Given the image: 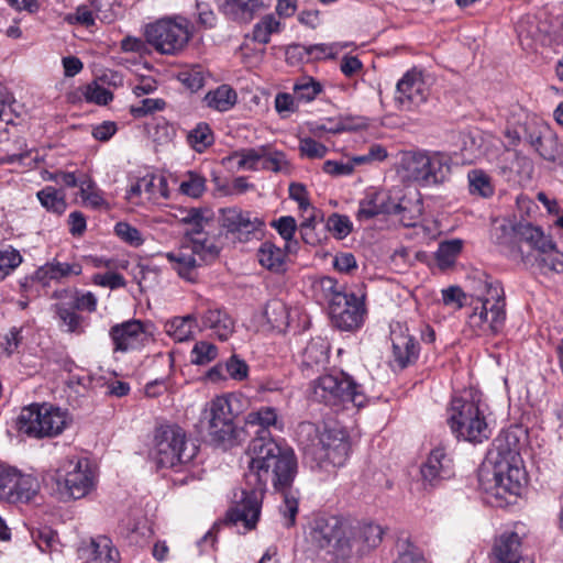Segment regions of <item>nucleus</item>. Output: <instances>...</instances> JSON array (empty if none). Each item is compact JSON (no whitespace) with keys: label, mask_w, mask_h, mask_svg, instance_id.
<instances>
[{"label":"nucleus","mask_w":563,"mask_h":563,"mask_svg":"<svg viewBox=\"0 0 563 563\" xmlns=\"http://www.w3.org/2000/svg\"><path fill=\"white\" fill-rule=\"evenodd\" d=\"M166 258L173 269L185 280L195 282L197 278V268L200 265L198 258L194 256L190 249L183 245L176 251L166 253Z\"/></svg>","instance_id":"obj_31"},{"label":"nucleus","mask_w":563,"mask_h":563,"mask_svg":"<svg viewBox=\"0 0 563 563\" xmlns=\"http://www.w3.org/2000/svg\"><path fill=\"white\" fill-rule=\"evenodd\" d=\"M71 418L67 410L52 404H32L21 410L18 430L34 439L54 438L64 432Z\"/></svg>","instance_id":"obj_6"},{"label":"nucleus","mask_w":563,"mask_h":563,"mask_svg":"<svg viewBox=\"0 0 563 563\" xmlns=\"http://www.w3.org/2000/svg\"><path fill=\"white\" fill-rule=\"evenodd\" d=\"M474 295L470 301L472 312L467 325L475 335L498 333L506 320V300L501 284L485 273H478L473 279Z\"/></svg>","instance_id":"obj_3"},{"label":"nucleus","mask_w":563,"mask_h":563,"mask_svg":"<svg viewBox=\"0 0 563 563\" xmlns=\"http://www.w3.org/2000/svg\"><path fill=\"white\" fill-rule=\"evenodd\" d=\"M246 428H257L255 434L257 437H271V429L282 431L284 421L275 407L262 406L256 410L250 411L244 418Z\"/></svg>","instance_id":"obj_24"},{"label":"nucleus","mask_w":563,"mask_h":563,"mask_svg":"<svg viewBox=\"0 0 563 563\" xmlns=\"http://www.w3.org/2000/svg\"><path fill=\"white\" fill-rule=\"evenodd\" d=\"M104 5H110V2L107 0ZM95 19H99L106 23H111L115 19V13L112 9H103L102 0L96 1L95 11L87 7H79L75 12V20L85 26L92 25Z\"/></svg>","instance_id":"obj_41"},{"label":"nucleus","mask_w":563,"mask_h":563,"mask_svg":"<svg viewBox=\"0 0 563 563\" xmlns=\"http://www.w3.org/2000/svg\"><path fill=\"white\" fill-rule=\"evenodd\" d=\"M218 356V347L208 342V341H199L197 342L190 353V361L195 365H206Z\"/></svg>","instance_id":"obj_55"},{"label":"nucleus","mask_w":563,"mask_h":563,"mask_svg":"<svg viewBox=\"0 0 563 563\" xmlns=\"http://www.w3.org/2000/svg\"><path fill=\"white\" fill-rule=\"evenodd\" d=\"M59 291L77 310L93 312L97 308V297L91 291L81 292L76 288H64Z\"/></svg>","instance_id":"obj_52"},{"label":"nucleus","mask_w":563,"mask_h":563,"mask_svg":"<svg viewBox=\"0 0 563 563\" xmlns=\"http://www.w3.org/2000/svg\"><path fill=\"white\" fill-rule=\"evenodd\" d=\"M264 318L273 330L284 332L289 325V308L282 299L273 298L265 306Z\"/></svg>","instance_id":"obj_35"},{"label":"nucleus","mask_w":563,"mask_h":563,"mask_svg":"<svg viewBox=\"0 0 563 563\" xmlns=\"http://www.w3.org/2000/svg\"><path fill=\"white\" fill-rule=\"evenodd\" d=\"M538 264L541 268H547L550 272L561 274L563 273V253L556 249L555 243L553 242V249L540 253L537 258Z\"/></svg>","instance_id":"obj_58"},{"label":"nucleus","mask_w":563,"mask_h":563,"mask_svg":"<svg viewBox=\"0 0 563 563\" xmlns=\"http://www.w3.org/2000/svg\"><path fill=\"white\" fill-rule=\"evenodd\" d=\"M22 263V255L12 246L0 249V280H3Z\"/></svg>","instance_id":"obj_56"},{"label":"nucleus","mask_w":563,"mask_h":563,"mask_svg":"<svg viewBox=\"0 0 563 563\" xmlns=\"http://www.w3.org/2000/svg\"><path fill=\"white\" fill-rule=\"evenodd\" d=\"M273 0H219L220 11L230 20L250 23L262 11L267 10Z\"/></svg>","instance_id":"obj_21"},{"label":"nucleus","mask_w":563,"mask_h":563,"mask_svg":"<svg viewBox=\"0 0 563 563\" xmlns=\"http://www.w3.org/2000/svg\"><path fill=\"white\" fill-rule=\"evenodd\" d=\"M390 341L391 364L394 367L404 369L417 362L420 354V345L406 325L401 323L391 325Z\"/></svg>","instance_id":"obj_16"},{"label":"nucleus","mask_w":563,"mask_h":563,"mask_svg":"<svg viewBox=\"0 0 563 563\" xmlns=\"http://www.w3.org/2000/svg\"><path fill=\"white\" fill-rule=\"evenodd\" d=\"M311 396L319 402L336 406L351 402L362 407L366 402L363 387L343 372L325 374L311 383Z\"/></svg>","instance_id":"obj_9"},{"label":"nucleus","mask_w":563,"mask_h":563,"mask_svg":"<svg viewBox=\"0 0 563 563\" xmlns=\"http://www.w3.org/2000/svg\"><path fill=\"white\" fill-rule=\"evenodd\" d=\"M38 490L36 478L31 475L18 473L10 494L9 503H27Z\"/></svg>","instance_id":"obj_40"},{"label":"nucleus","mask_w":563,"mask_h":563,"mask_svg":"<svg viewBox=\"0 0 563 563\" xmlns=\"http://www.w3.org/2000/svg\"><path fill=\"white\" fill-rule=\"evenodd\" d=\"M265 155L263 157L262 168L274 173L287 172L289 169L288 162L284 153L274 151L271 145H266Z\"/></svg>","instance_id":"obj_59"},{"label":"nucleus","mask_w":563,"mask_h":563,"mask_svg":"<svg viewBox=\"0 0 563 563\" xmlns=\"http://www.w3.org/2000/svg\"><path fill=\"white\" fill-rule=\"evenodd\" d=\"M504 165L500 166L504 173L509 172L517 175L530 174L532 172L531 161L516 151H506L503 154Z\"/></svg>","instance_id":"obj_48"},{"label":"nucleus","mask_w":563,"mask_h":563,"mask_svg":"<svg viewBox=\"0 0 563 563\" xmlns=\"http://www.w3.org/2000/svg\"><path fill=\"white\" fill-rule=\"evenodd\" d=\"M198 319L194 313L175 317L165 323L166 334L176 342L189 341L194 338Z\"/></svg>","instance_id":"obj_34"},{"label":"nucleus","mask_w":563,"mask_h":563,"mask_svg":"<svg viewBox=\"0 0 563 563\" xmlns=\"http://www.w3.org/2000/svg\"><path fill=\"white\" fill-rule=\"evenodd\" d=\"M314 287L322 294L323 299L328 301L329 307L333 303L336 296L347 294L342 286H339L334 278L329 276L320 278L316 283Z\"/></svg>","instance_id":"obj_61"},{"label":"nucleus","mask_w":563,"mask_h":563,"mask_svg":"<svg viewBox=\"0 0 563 563\" xmlns=\"http://www.w3.org/2000/svg\"><path fill=\"white\" fill-rule=\"evenodd\" d=\"M80 188V197L84 202L89 205L92 208H101L107 206L106 200L102 197V192L97 188L96 184L90 180H81L79 184Z\"/></svg>","instance_id":"obj_57"},{"label":"nucleus","mask_w":563,"mask_h":563,"mask_svg":"<svg viewBox=\"0 0 563 563\" xmlns=\"http://www.w3.org/2000/svg\"><path fill=\"white\" fill-rule=\"evenodd\" d=\"M462 249L463 241L460 239H452L441 242L435 252L438 266L442 269H445L454 265L457 256L462 252Z\"/></svg>","instance_id":"obj_46"},{"label":"nucleus","mask_w":563,"mask_h":563,"mask_svg":"<svg viewBox=\"0 0 563 563\" xmlns=\"http://www.w3.org/2000/svg\"><path fill=\"white\" fill-rule=\"evenodd\" d=\"M543 124V121L529 115L523 109L519 108L514 110L507 119L504 135L509 145H518L521 141L529 144Z\"/></svg>","instance_id":"obj_20"},{"label":"nucleus","mask_w":563,"mask_h":563,"mask_svg":"<svg viewBox=\"0 0 563 563\" xmlns=\"http://www.w3.org/2000/svg\"><path fill=\"white\" fill-rule=\"evenodd\" d=\"M429 96V88L421 73L407 71L397 84L396 102L401 110H415L423 104Z\"/></svg>","instance_id":"obj_17"},{"label":"nucleus","mask_w":563,"mask_h":563,"mask_svg":"<svg viewBox=\"0 0 563 563\" xmlns=\"http://www.w3.org/2000/svg\"><path fill=\"white\" fill-rule=\"evenodd\" d=\"M114 233L131 246L137 247L144 243L140 230L128 222H118L114 227Z\"/></svg>","instance_id":"obj_62"},{"label":"nucleus","mask_w":563,"mask_h":563,"mask_svg":"<svg viewBox=\"0 0 563 563\" xmlns=\"http://www.w3.org/2000/svg\"><path fill=\"white\" fill-rule=\"evenodd\" d=\"M327 228L333 236L342 240L351 233L353 224L347 216L333 213L327 220Z\"/></svg>","instance_id":"obj_60"},{"label":"nucleus","mask_w":563,"mask_h":563,"mask_svg":"<svg viewBox=\"0 0 563 563\" xmlns=\"http://www.w3.org/2000/svg\"><path fill=\"white\" fill-rule=\"evenodd\" d=\"M189 239V245L194 256L198 257L200 262L214 260L219 254V247L214 238L209 235L206 231Z\"/></svg>","instance_id":"obj_37"},{"label":"nucleus","mask_w":563,"mask_h":563,"mask_svg":"<svg viewBox=\"0 0 563 563\" xmlns=\"http://www.w3.org/2000/svg\"><path fill=\"white\" fill-rule=\"evenodd\" d=\"M519 439L515 431L501 432L493 442L487 455L492 466V478L486 492L495 499L496 506L509 503L510 497L521 494L526 473L521 465Z\"/></svg>","instance_id":"obj_2"},{"label":"nucleus","mask_w":563,"mask_h":563,"mask_svg":"<svg viewBox=\"0 0 563 563\" xmlns=\"http://www.w3.org/2000/svg\"><path fill=\"white\" fill-rule=\"evenodd\" d=\"M84 96L88 102L101 106L108 104L113 99L112 92L98 84L88 85L85 89Z\"/></svg>","instance_id":"obj_64"},{"label":"nucleus","mask_w":563,"mask_h":563,"mask_svg":"<svg viewBox=\"0 0 563 563\" xmlns=\"http://www.w3.org/2000/svg\"><path fill=\"white\" fill-rule=\"evenodd\" d=\"M290 252L265 241L257 250L256 256L260 265L274 274H284L288 268V254Z\"/></svg>","instance_id":"obj_26"},{"label":"nucleus","mask_w":563,"mask_h":563,"mask_svg":"<svg viewBox=\"0 0 563 563\" xmlns=\"http://www.w3.org/2000/svg\"><path fill=\"white\" fill-rule=\"evenodd\" d=\"M351 528L347 522L335 516H321L313 520L310 539L320 549L333 545L335 549L345 551L351 547Z\"/></svg>","instance_id":"obj_13"},{"label":"nucleus","mask_w":563,"mask_h":563,"mask_svg":"<svg viewBox=\"0 0 563 563\" xmlns=\"http://www.w3.org/2000/svg\"><path fill=\"white\" fill-rule=\"evenodd\" d=\"M272 225L277 230L278 234L285 240L286 250L296 252L297 241L294 240L297 230L296 220L290 216L280 217L275 220Z\"/></svg>","instance_id":"obj_53"},{"label":"nucleus","mask_w":563,"mask_h":563,"mask_svg":"<svg viewBox=\"0 0 563 563\" xmlns=\"http://www.w3.org/2000/svg\"><path fill=\"white\" fill-rule=\"evenodd\" d=\"M179 221L187 227L185 234L187 238H190L205 232L211 223V218L207 216V211L190 208L181 211Z\"/></svg>","instance_id":"obj_42"},{"label":"nucleus","mask_w":563,"mask_h":563,"mask_svg":"<svg viewBox=\"0 0 563 563\" xmlns=\"http://www.w3.org/2000/svg\"><path fill=\"white\" fill-rule=\"evenodd\" d=\"M147 42L162 54H176L189 41V32L185 21L159 20L146 26Z\"/></svg>","instance_id":"obj_12"},{"label":"nucleus","mask_w":563,"mask_h":563,"mask_svg":"<svg viewBox=\"0 0 563 563\" xmlns=\"http://www.w3.org/2000/svg\"><path fill=\"white\" fill-rule=\"evenodd\" d=\"M470 191L473 195L487 198L494 194L490 177L482 169H473L467 174Z\"/></svg>","instance_id":"obj_51"},{"label":"nucleus","mask_w":563,"mask_h":563,"mask_svg":"<svg viewBox=\"0 0 563 563\" xmlns=\"http://www.w3.org/2000/svg\"><path fill=\"white\" fill-rule=\"evenodd\" d=\"M55 483L60 499H80L93 489L95 474L87 460H67L56 471Z\"/></svg>","instance_id":"obj_10"},{"label":"nucleus","mask_w":563,"mask_h":563,"mask_svg":"<svg viewBox=\"0 0 563 563\" xmlns=\"http://www.w3.org/2000/svg\"><path fill=\"white\" fill-rule=\"evenodd\" d=\"M86 551H88L92 555V560L98 563H114L119 560V551L113 548L112 541L106 536H99L92 539Z\"/></svg>","instance_id":"obj_44"},{"label":"nucleus","mask_w":563,"mask_h":563,"mask_svg":"<svg viewBox=\"0 0 563 563\" xmlns=\"http://www.w3.org/2000/svg\"><path fill=\"white\" fill-rule=\"evenodd\" d=\"M220 213L221 227L227 234L239 242L250 241L264 227V222L258 217L238 207L223 208Z\"/></svg>","instance_id":"obj_15"},{"label":"nucleus","mask_w":563,"mask_h":563,"mask_svg":"<svg viewBox=\"0 0 563 563\" xmlns=\"http://www.w3.org/2000/svg\"><path fill=\"white\" fill-rule=\"evenodd\" d=\"M157 176L154 174H147L139 178L131 187L126 190V199L130 203L140 206L145 201L155 202V183Z\"/></svg>","instance_id":"obj_33"},{"label":"nucleus","mask_w":563,"mask_h":563,"mask_svg":"<svg viewBox=\"0 0 563 563\" xmlns=\"http://www.w3.org/2000/svg\"><path fill=\"white\" fill-rule=\"evenodd\" d=\"M52 297L56 300L52 309L58 319V327L65 332L81 334L82 317L76 312L77 309L69 302V297L66 298L59 290H55Z\"/></svg>","instance_id":"obj_25"},{"label":"nucleus","mask_w":563,"mask_h":563,"mask_svg":"<svg viewBox=\"0 0 563 563\" xmlns=\"http://www.w3.org/2000/svg\"><path fill=\"white\" fill-rule=\"evenodd\" d=\"M207 189V179L197 172L189 170L180 180L179 191L190 198H199Z\"/></svg>","instance_id":"obj_50"},{"label":"nucleus","mask_w":563,"mask_h":563,"mask_svg":"<svg viewBox=\"0 0 563 563\" xmlns=\"http://www.w3.org/2000/svg\"><path fill=\"white\" fill-rule=\"evenodd\" d=\"M298 439L305 459L311 467L331 472L343 466L349 457L350 442L344 430H320L311 422H303L298 429Z\"/></svg>","instance_id":"obj_4"},{"label":"nucleus","mask_w":563,"mask_h":563,"mask_svg":"<svg viewBox=\"0 0 563 563\" xmlns=\"http://www.w3.org/2000/svg\"><path fill=\"white\" fill-rule=\"evenodd\" d=\"M448 423L459 438L473 443H481L490 435L479 397L466 390L451 400L448 409Z\"/></svg>","instance_id":"obj_5"},{"label":"nucleus","mask_w":563,"mask_h":563,"mask_svg":"<svg viewBox=\"0 0 563 563\" xmlns=\"http://www.w3.org/2000/svg\"><path fill=\"white\" fill-rule=\"evenodd\" d=\"M247 471L244 474L245 487L240 496L234 495V506L228 511L230 522L243 523L251 530L256 526L261 515L264 492L268 483L283 494L284 503L280 512L285 518L284 526L290 528L298 514V497L290 490L297 474V459L292 450L283 448L273 438L260 435L254 438L247 448Z\"/></svg>","instance_id":"obj_1"},{"label":"nucleus","mask_w":563,"mask_h":563,"mask_svg":"<svg viewBox=\"0 0 563 563\" xmlns=\"http://www.w3.org/2000/svg\"><path fill=\"white\" fill-rule=\"evenodd\" d=\"M228 376L234 380H244L249 376V365L244 360L233 354L224 362Z\"/></svg>","instance_id":"obj_63"},{"label":"nucleus","mask_w":563,"mask_h":563,"mask_svg":"<svg viewBox=\"0 0 563 563\" xmlns=\"http://www.w3.org/2000/svg\"><path fill=\"white\" fill-rule=\"evenodd\" d=\"M405 209L401 203L393 202L387 191L369 188L360 200L356 219L365 221L385 213L400 214Z\"/></svg>","instance_id":"obj_19"},{"label":"nucleus","mask_w":563,"mask_h":563,"mask_svg":"<svg viewBox=\"0 0 563 563\" xmlns=\"http://www.w3.org/2000/svg\"><path fill=\"white\" fill-rule=\"evenodd\" d=\"M178 80L191 91H197L205 85V70L201 66L195 65L181 69L177 75Z\"/></svg>","instance_id":"obj_54"},{"label":"nucleus","mask_w":563,"mask_h":563,"mask_svg":"<svg viewBox=\"0 0 563 563\" xmlns=\"http://www.w3.org/2000/svg\"><path fill=\"white\" fill-rule=\"evenodd\" d=\"M233 402H238L234 397L217 396L208 404L205 410L208 418L209 435L216 442L224 443L234 438L236 412L234 411Z\"/></svg>","instance_id":"obj_11"},{"label":"nucleus","mask_w":563,"mask_h":563,"mask_svg":"<svg viewBox=\"0 0 563 563\" xmlns=\"http://www.w3.org/2000/svg\"><path fill=\"white\" fill-rule=\"evenodd\" d=\"M82 267L78 263H62L58 261L48 262L36 269L34 279L47 285L51 280H62L71 275L78 276Z\"/></svg>","instance_id":"obj_32"},{"label":"nucleus","mask_w":563,"mask_h":563,"mask_svg":"<svg viewBox=\"0 0 563 563\" xmlns=\"http://www.w3.org/2000/svg\"><path fill=\"white\" fill-rule=\"evenodd\" d=\"M197 452L198 446L187 440L180 427L166 424L155 430L152 455L159 467L176 468L187 464Z\"/></svg>","instance_id":"obj_7"},{"label":"nucleus","mask_w":563,"mask_h":563,"mask_svg":"<svg viewBox=\"0 0 563 563\" xmlns=\"http://www.w3.org/2000/svg\"><path fill=\"white\" fill-rule=\"evenodd\" d=\"M420 472L423 481L434 486L440 481L450 478L453 475L452 461L443 448H435L421 465Z\"/></svg>","instance_id":"obj_23"},{"label":"nucleus","mask_w":563,"mask_h":563,"mask_svg":"<svg viewBox=\"0 0 563 563\" xmlns=\"http://www.w3.org/2000/svg\"><path fill=\"white\" fill-rule=\"evenodd\" d=\"M529 145L545 161L556 162L562 156V145L558 136L548 124L541 125L540 131L529 143Z\"/></svg>","instance_id":"obj_28"},{"label":"nucleus","mask_w":563,"mask_h":563,"mask_svg":"<svg viewBox=\"0 0 563 563\" xmlns=\"http://www.w3.org/2000/svg\"><path fill=\"white\" fill-rule=\"evenodd\" d=\"M330 344L323 338L312 339L302 351L301 369L302 372L319 371L329 362Z\"/></svg>","instance_id":"obj_29"},{"label":"nucleus","mask_w":563,"mask_h":563,"mask_svg":"<svg viewBox=\"0 0 563 563\" xmlns=\"http://www.w3.org/2000/svg\"><path fill=\"white\" fill-rule=\"evenodd\" d=\"M292 91L298 102H310L321 93L322 85L312 77H301L294 84Z\"/></svg>","instance_id":"obj_49"},{"label":"nucleus","mask_w":563,"mask_h":563,"mask_svg":"<svg viewBox=\"0 0 563 563\" xmlns=\"http://www.w3.org/2000/svg\"><path fill=\"white\" fill-rule=\"evenodd\" d=\"M203 101L207 107L219 112L229 111L238 101V95L229 85H221L214 90L209 91Z\"/></svg>","instance_id":"obj_36"},{"label":"nucleus","mask_w":563,"mask_h":563,"mask_svg":"<svg viewBox=\"0 0 563 563\" xmlns=\"http://www.w3.org/2000/svg\"><path fill=\"white\" fill-rule=\"evenodd\" d=\"M493 563H529L521 555V538L505 531L496 538L492 550Z\"/></svg>","instance_id":"obj_22"},{"label":"nucleus","mask_w":563,"mask_h":563,"mask_svg":"<svg viewBox=\"0 0 563 563\" xmlns=\"http://www.w3.org/2000/svg\"><path fill=\"white\" fill-rule=\"evenodd\" d=\"M188 144L198 153L205 152L214 142L213 132L206 122L198 123L187 134Z\"/></svg>","instance_id":"obj_47"},{"label":"nucleus","mask_w":563,"mask_h":563,"mask_svg":"<svg viewBox=\"0 0 563 563\" xmlns=\"http://www.w3.org/2000/svg\"><path fill=\"white\" fill-rule=\"evenodd\" d=\"M41 206L51 213L62 216L67 209L66 195L53 186H45L36 192Z\"/></svg>","instance_id":"obj_38"},{"label":"nucleus","mask_w":563,"mask_h":563,"mask_svg":"<svg viewBox=\"0 0 563 563\" xmlns=\"http://www.w3.org/2000/svg\"><path fill=\"white\" fill-rule=\"evenodd\" d=\"M384 530L379 525L364 523L360 526L352 538H350L351 547H346V550L355 552L360 555L371 551L378 547L383 540Z\"/></svg>","instance_id":"obj_27"},{"label":"nucleus","mask_w":563,"mask_h":563,"mask_svg":"<svg viewBox=\"0 0 563 563\" xmlns=\"http://www.w3.org/2000/svg\"><path fill=\"white\" fill-rule=\"evenodd\" d=\"M329 313L334 327L343 331H352L360 328L366 314L365 295L354 292L339 295L329 307Z\"/></svg>","instance_id":"obj_14"},{"label":"nucleus","mask_w":563,"mask_h":563,"mask_svg":"<svg viewBox=\"0 0 563 563\" xmlns=\"http://www.w3.org/2000/svg\"><path fill=\"white\" fill-rule=\"evenodd\" d=\"M115 352L137 350L146 344L150 333L145 324L137 319H131L114 324L109 331Z\"/></svg>","instance_id":"obj_18"},{"label":"nucleus","mask_w":563,"mask_h":563,"mask_svg":"<svg viewBox=\"0 0 563 563\" xmlns=\"http://www.w3.org/2000/svg\"><path fill=\"white\" fill-rule=\"evenodd\" d=\"M203 328L212 331V334L221 341L228 340L234 332L235 322L223 309L210 308L201 316Z\"/></svg>","instance_id":"obj_30"},{"label":"nucleus","mask_w":563,"mask_h":563,"mask_svg":"<svg viewBox=\"0 0 563 563\" xmlns=\"http://www.w3.org/2000/svg\"><path fill=\"white\" fill-rule=\"evenodd\" d=\"M404 176L422 187L440 185L451 174V158L442 152H408L402 156Z\"/></svg>","instance_id":"obj_8"},{"label":"nucleus","mask_w":563,"mask_h":563,"mask_svg":"<svg viewBox=\"0 0 563 563\" xmlns=\"http://www.w3.org/2000/svg\"><path fill=\"white\" fill-rule=\"evenodd\" d=\"M517 233L522 241L537 250L539 254L553 249V240L545 235L539 227H533L530 223L522 224L518 227Z\"/></svg>","instance_id":"obj_39"},{"label":"nucleus","mask_w":563,"mask_h":563,"mask_svg":"<svg viewBox=\"0 0 563 563\" xmlns=\"http://www.w3.org/2000/svg\"><path fill=\"white\" fill-rule=\"evenodd\" d=\"M266 145L251 148H242L233 152L228 161H234L239 169L257 170L258 164H263V157L267 155L265 153Z\"/></svg>","instance_id":"obj_43"},{"label":"nucleus","mask_w":563,"mask_h":563,"mask_svg":"<svg viewBox=\"0 0 563 563\" xmlns=\"http://www.w3.org/2000/svg\"><path fill=\"white\" fill-rule=\"evenodd\" d=\"M282 31V23L274 14H266L253 27L252 38L263 45L271 41L273 34Z\"/></svg>","instance_id":"obj_45"}]
</instances>
